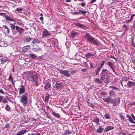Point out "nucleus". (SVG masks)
Returning a JSON list of instances; mask_svg holds the SVG:
<instances>
[{
  "label": "nucleus",
  "mask_w": 135,
  "mask_h": 135,
  "mask_svg": "<svg viewBox=\"0 0 135 135\" xmlns=\"http://www.w3.org/2000/svg\"><path fill=\"white\" fill-rule=\"evenodd\" d=\"M84 37L87 41L90 42L91 44L97 46L99 45V43L98 40L95 38L91 36L89 33L86 32Z\"/></svg>",
  "instance_id": "nucleus-1"
},
{
  "label": "nucleus",
  "mask_w": 135,
  "mask_h": 135,
  "mask_svg": "<svg viewBox=\"0 0 135 135\" xmlns=\"http://www.w3.org/2000/svg\"><path fill=\"white\" fill-rule=\"evenodd\" d=\"M111 74V73L108 71L107 69L103 68L101 73L100 79L101 80H105L108 81V80L109 78V75Z\"/></svg>",
  "instance_id": "nucleus-2"
},
{
  "label": "nucleus",
  "mask_w": 135,
  "mask_h": 135,
  "mask_svg": "<svg viewBox=\"0 0 135 135\" xmlns=\"http://www.w3.org/2000/svg\"><path fill=\"white\" fill-rule=\"evenodd\" d=\"M28 94L26 92H25L20 97V102L22 103L23 106L25 107L28 103Z\"/></svg>",
  "instance_id": "nucleus-3"
},
{
  "label": "nucleus",
  "mask_w": 135,
  "mask_h": 135,
  "mask_svg": "<svg viewBox=\"0 0 135 135\" xmlns=\"http://www.w3.org/2000/svg\"><path fill=\"white\" fill-rule=\"evenodd\" d=\"M28 74L30 75L29 78H31V79L33 80V83H34L35 86H37L38 85H37L38 84V77L37 75L35 74L33 75H32V74L31 72H29L28 73Z\"/></svg>",
  "instance_id": "nucleus-4"
},
{
  "label": "nucleus",
  "mask_w": 135,
  "mask_h": 135,
  "mask_svg": "<svg viewBox=\"0 0 135 135\" xmlns=\"http://www.w3.org/2000/svg\"><path fill=\"white\" fill-rule=\"evenodd\" d=\"M109 88L112 89V90H109L110 91L109 92V95L111 97H114V98L116 95V94L114 90H117L118 89V88L115 87L114 85L109 86Z\"/></svg>",
  "instance_id": "nucleus-5"
},
{
  "label": "nucleus",
  "mask_w": 135,
  "mask_h": 135,
  "mask_svg": "<svg viewBox=\"0 0 135 135\" xmlns=\"http://www.w3.org/2000/svg\"><path fill=\"white\" fill-rule=\"evenodd\" d=\"M60 73L64 75L66 77H69L71 75V74L69 73V71L67 70H61L59 68H57V70Z\"/></svg>",
  "instance_id": "nucleus-6"
},
{
  "label": "nucleus",
  "mask_w": 135,
  "mask_h": 135,
  "mask_svg": "<svg viewBox=\"0 0 135 135\" xmlns=\"http://www.w3.org/2000/svg\"><path fill=\"white\" fill-rule=\"evenodd\" d=\"M55 88L57 90H60L64 88L63 86L61 83L56 82L55 85Z\"/></svg>",
  "instance_id": "nucleus-7"
},
{
  "label": "nucleus",
  "mask_w": 135,
  "mask_h": 135,
  "mask_svg": "<svg viewBox=\"0 0 135 135\" xmlns=\"http://www.w3.org/2000/svg\"><path fill=\"white\" fill-rule=\"evenodd\" d=\"M16 33H19V35H21L22 32L24 31V30L23 28L17 26H16Z\"/></svg>",
  "instance_id": "nucleus-8"
},
{
  "label": "nucleus",
  "mask_w": 135,
  "mask_h": 135,
  "mask_svg": "<svg viewBox=\"0 0 135 135\" xmlns=\"http://www.w3.org/2000/svg\"><path fill=\"white\" fill-rule=\"evenodd\" d=\"M43 31L42 38H43L44 37L51 35V34L49 33V32L46 29L43 28Z\"/></svg>",
  "instance_id": "nucleus-9"
},
{
  "label": "nucleus",
  "mask_w": 135,
  "mask_h": 135,
  "mask_svg": "<svg viewBox=\"0 0 135 135\" xmlns=\"http://www.w3.org/2000/svg\"><path fill=\"white\" fill-rule=\"evenodd\" d=\"M21 84L20 85V87L18 89L19 90V93L20 94H22L25 93V87L23 85H22Z\"/></svg>",
  "instance_id": "nucleus-10"
},
{
  "label": "nucleus",
  "mask_w": 135,
  "mask_h": 135,
  "mask_svg": "<svg viewBox=\"0 0 135 135\" xmlns=\"http://www.w3.org/2000/svg\"><path fill=\"white\" fill-rule=\"evenodd\" d=\"M27 132V130L22 128L20 131H19L16 135H23Z\"/></svg>",
  "instance_id": "nucleus-11"
},
{
  "label": "nucleus",
  "mask_w": 135,
  "mask_h": 135,
  "mask_svg": "<svg viewBox=\"0 0 135 135\" xmlns=\"http://www.w3.org/2000/svg\"><path fill=\"white\" fill-rule=\"evenodd\" d=\"M30 49V46L29 45H27L22 48V52L25 53Z\"/></svg>",
  "instance_id": "nucleus-12"
},
{
  "label": "nucleus",
  "mask_w": 135,
  "mask_h": 135,
  "mask_svg": "<svg viewBox=\"0 0 135 135\" xmlns=\"http://www.w3.org/2000/svg\"><path fill=\"white\" fill-rule=\"evenodd\" d=\"M51 112L52 114L55 117L59 119L61 117L59 113H56V112L53 110L51 111Z\"/></svg>",
  "instance_id": "nucleus-13"
},
{
  "label": "nucleus",
  "mask_w": 135,
  "mask_h": 135,
  "mask_svg": "<svg viewBox=\"0 0 135 135\" xmlns=\"http://www.w3.org/2000/svg\"><path fill=\"white\" fill-rule=\"evenodd\" d=\"M114 128V127L113 126H108L104 129V132H107L109 131L113 130Z\"/></svg>",
  "instance_id": "nucleus-14"
},
{
  "label": "nucleus",
  "mask_w": 135,
  "mask_h": 135,
  "mask_svg": "<svg viewBox=\"0 0 135 135\" xmlns=\"http://www.w3.org/2000/svg\"><path fill=\"white\" fill-rule=\"evenodd\" d=\"M93 122L97 124H99V119L97 116H96L92 120Z\"/></svg>",
  "instance_id": "nucleus-15"
},
{
  "label": "nucleus",
  "mask_w": 135,
  "mask_h": 135,
  "mask_svg": "<svg viewBox=\"0 0 135 135\" xmlns=\"http://www.w3.org/2000/svg\"><path fill=\"white\" fill-rule=\"evenodd\" d=\"M45 89L47 90L51 89V84L49 82L46 84L45 86L44 87Z\"/></svg>",
  "instance_id": "nucleus-16"
},
{
  "label": "nucleus",
  "mask_w": 135,
  "mask_h": 135,
  "mask_svg": "<svg viewBox=\"0 0 135 135\" xmlns=\"http://www.w3.org/2000/svg\"><path fill=\"white\" fill-rule=\"evenodd\" d=\"M104 131V128L99 126L96 130V131L98 133H102Z\"/></svg>",
  "instance_id": "nucleus-17"
},
{
  "label": "nucleus",
  "mask_w": 135,
  "mask_h": 135,
  "mask_svg": "<svg viewBox=\"0 0 135 135\" xmlns=\"http://www.w3.org/2000/svg\"><path fill=\"white\" fill-rule=\"evenodd\" d=\"M10 25H11L10 27L11 29L12 30V31L13 32V35H15L16 34V32L15 31L14 32V31L15 30V28H16V26L13 24L10 23Z\"/></svg>",
  "instance_id": "nucleus-18"
},
{
  "label": "nucleus",
  "mask_w": 135,
  "mask_h": 135,
  "mask_svg": "<svg viewBox=\"0 0 135 135\" xmlns=\"http://www.w3.org/2000/svg\"><path fill=\"white\" fill-rule=\"evenodd\" d=\"M3 26L4 28V30L5 33H7L9 34V29L7 27V26L6 25H4Z\"/></svg>",
  "instance_id": "nucleus-19"
},
{
  "label": "nucleus",
  "mask_w": 135,
  "mask_h": 135,
  "mask_svg": "<svg viewBox=\"0 0 135 135\" xmlns=\"http://www.w3.org/2000/svg\"><path fill=\"white\" fill-rule=\"evenodd\" d=\"M7 80L9 81H11V82L12 84L14 85H15V83L14 82L13 79L11 75H10L9 76Z\"/></svg>",
  "instance_id": "nucleus-20"
},
{
  "label": "nucleus",
  "mask_w": 135,
  "mask_h": 135,
  "mask_svg": "<svg viewBox=\"0 0 135 135\" xmlns=\"http://www.w3.org/2000/svg\"><path fill=\"white\" fill-rule=\"evenodd\" d=\"M135 83L134 82L129 81L128 82L127 85L128 87H131L134 85Z\"/></svg>",
  "instance_id": "nucleus-21"
},
{
  "label": "nucleus",
  "mask_w": 135,
  "mask_h": 135,
  "mask_svg": "<svg viewBox=\"0 0 135 135\" xmlns=\"http://www.w3.org/2000/svg\"><path fill=\"white\" fill-rule=\"evenodd\" d=\"M75 25L78 27L81 28H84L83 25L79 23H75Z\"/></svg>",
  "instance_id": "nucleus-22"
},
{
  "label": "nucleus",
  "mask_w": 135,
  "mask_h": 135,
  "mask_svg": "<svg viewBox=\"0 0 135 135\" xmlns=\"http://www.w3.org/2000/svg\"><path fill=\"white\" fill-rule=\"evenodd\" d=\"M90 100L89 99H88L87 100V105L89 107H91L93 108H94L95 106L92 103L90 102Z\"/></svg>",
  "instance_id": "nucleus-23"
},
{
  "label": "nucleus",
  "mask_w": 135,
  "mask_h": 135,
  "mask_svg": "<svg viewBox=\"0 0 135 135\" xmlns=\"http://www.w3.org/2000/svg\"><path fill=\"white\" fill-rule=\"evenodd\" d=\"M78 34L79 33H78L77 32L75 31H73L71 32V36L74 37L75 36H77Z\"/></svg>",
  "instance_id": "nucleus-24"
},
{
  "label": "nucleus",
  "mask_w": 135,
  "mask_h": 135,
  "mask_svg": "<svg viewBox=\"0 0 135 135\" xmlns=\"http://www.w3.org/2000/svg\"><path fill=\"white\" fill-rule=\"evenodd\" d=\"M117 99H113L110 98V100H109V103H113L114 104L115 103L116 100Z\"/></svg>",
  "instance_id": "nucleus-25"
},
{
  "label": "nucleus",
  "mask_w": 135,
  "mask_h": 135,
  "mask_svg": "<svg viewBox=\"0 0 135 135\" xmlns=\"http://www.w3.org/2000/svg\"><path fill=\"white\" fill-rule=\"evenodd\" d=\"M78 11L80 12V14L81 13L82 15H85L88 13H89V12L86 11L82 10H78Z\"/></svg>",
  "instance_id": "nucleus-26"
},
{
  "label": "nucleus",
  "mask_w": 135,
  "mask_h": 135,
  "mask_svg": "<svg viewBox=\"0 0 135 135\" xmlns=\"http://www.w3.org/2000/svg\"><path fill=\"white\" fill-rule=\"evenodd\" d=\"M107 64L110 68L114 66V64L112 62L109 61L107 62Z\"/></svg>",
  "instance_id": "nucleus-27"
},
{
  "label": "nucleus",
  "mask_w": 135,
  "mask_h": 135,
  "mask_svg": "<svg viewBox=\"0 0 135 135\" xmlns=\"http://www.w3.org/2000/svg\"><path fill=\"white\" fill-rule=\"evenodd\" d=\"M64 133L65 135H69L71 134V132L69 129H67L65 130Z\"/></svg>",
  "instance_id": "nucleus-28"
},
{
  "label": "nucleus",
  "mask_w": 135,
  "mask_h": 135,
  "mask_svg": "<svg viewBox=\"0 0 135 135\" xmlns=\"http://www.w3.org/2000/svg\"><path fill=\"white\" fill-rule=\"evenodd\" d=\"M6 19L7 20H8L11 21H13L15 22L14 20L11 19L9 16L8 15H6L5 16Z\"/></svg>",
  "instance_id": "nucleus-29"
},
{
  "label": "nucleus",
  "mask_w": 135,
  "mask_h": 135,
  "mask_svg": "<svg viewBox=\"0 0 135 135\" xmlns=\"http://www.w3.org/2000/svg\"><path fill=\"white\" fill-rule=\"evenodd\" d=\"M32 38L31 37L25 38L24 40V41L25 42H28L32 40Z\"/></svg>",
  "instance_id": "nucleus-30"
},
{
  "label": "nucleus",
  "mask_w": 135,
  "mask_h": 135,
  "mask_svg": "<svg viewBox=\"0 0 135 135\" xmlns=\"http://www.w3.org/2000/svg\"><path fill=\"white\" fill-rule=\"evenodd\" d=\"M40 42V41L37 39H34L32 42V43L35 44L36 43L39 44Z\"/></svg>",
  "instance_id": "nucleus-31"
},
{
  "label": "nucleus",
  "mask_w": 135,
  "mask_h": 135,
  "mask_svg": "<svg viewBox=\"0 0 135 135\" xmlns=\"http://www.w3.org/2000/svg\"><path fill=\"white\" fill-rule=\"evenodd\" d=\"M102 69V68L100 67L99 66L98 67L97 69H96L95 70V74L96 75H97L98 74V73L99 71Z\"/></svg>",
  "instance_id": "nucleus-32"
},
{
  "label": "nucleus",
  "mask_w": 135,
  "mask_h": 135,
  "mask_svg": "<svg viewBox=\"0 0 135 135\" xmlns=\"http://www.w3.org/2000/svg\"><path fill=\"white\" fill-rule=\"evenodd\" d=\"M111 97L109 96L107 97L106 98H104L103 100L105 102H107L109 104V101L110 98Z\"/></svg>",
  "instance_id": "nucleus-33"
},
{
  "label": "nucleus",
  "mask_w": 135,
  "mask_h": 135,
  "mask_svg": "<svg viewBox=\"0 0 135 135\" xmlns=\"http://www.w3.org/2000/svg\"><path fill=\"white\" fill-rule=\"evenodd\" d=\"M93 56H94L93 54L90 53H88L85 55V56L86 58H89L90 57Z\"/></svg>",
  "instance_id": "nucleus-34"
},
{
  "label": "nucleus",
  "mask_w": 135,
  "mask_h": 135,
  "mask_svg": "<svg viewBox=\"0 0 135 135\" xmlns=\"http://www.w3.org/2000/svg\"><path fill=\"white\" fill-rule=\"evenodd\" d=\"M11 109L10 107L8 105H6L5 109L7 111H10Z\"/></svg>",
  "instance_id": "nucleus-35"
},
{
  "label": "nucleus",
  "mask_w": 135,
  "mask_h": 135,
  "mask_svg": "<svg viewBox=\"0 0 135 135\" xmlns=\"http://www.w3.org/2000/svg\"><path fill=\"white\" fill-rule=\"evenodd\" d=\"M105 114H104V117L107 119H109L110 118V117L108 113H105Z\"/></svg>",
  "instance_id": "nucleus-36"
},
{
  "label": "nucleus",
  "mask_w": 135,
  "mask_h": 135,
  "mask_svg": "<svg viewBox=\"0 0 135 135\" xmlns=\"http://www.w3.org/2000/svg\"><path fill=\"white\" fill-rule=\"evenodd\" d=\"M30 57L32 59H35L37 57L36 55L35 54H31L30 55Z\"/></svg>",
  "instance_id": "nucleus-37"
},
{
  "label": "nucleus",
  "mask_w": 135,
  "mask_h": 135,
  "mask_svg": "<svg viewBox=\"0 0 135 135\" xmlns=\"http://www.w3.org/2000/svg\"><path fill=\"white\" fill-rule=\"evenodd\" d=\"M47 95H45V101L47 103L48 102L49 99V94H47Z\"/></svg>",
  "instance_id": "nucleus-38"
},
{
  "label": "nucleus",
  "mask_w": 135,
  "mask_h": 135,
  "mask_svg": "<svg viewBox=\"0 0 135 135\" xmlns=\"http://www.w3.org/2000/svg\"><path fill=\"white\" fill-rule=\"evenodd\" d=\"M7 60V59L5 58H2L1 59V64H4L5 62Z\"/></svg>",
  "instance_id": "nucleus-39"
},
{
  "label": "nucleus",
  "mask_w": 135,
  "mask_h": 135,
  "mask_svg": "<svg viewBox=\"0 0 135 135\" xmlns=\"http://www.w3.org/2000/svg\"><path fill=\"white\" fill-rule=\"evenodd\" d=\"M32 50L33 51L37 52L38 51L40 50H41V49L40 47L34 48H33L32 49Z\"/></svg>",
  "instance_id": "nucleus-40"
},
{
  "label": "nucleus",
  "mask_w": 135,
  "mask_h": 135,
  "mask_svg": "<svg viewBox=\"0 0 135 135\" xmlns=\"http://www.w3.org/2000/svg\"><path fill=\"white\" fill-rule=\"evenodd\" d=\"M95 81L97 82H98L100 84H102V81L100 80V79L98 78H96L95 79Z\"/></svg>",
  "instance_id": "nucleus-41"
},
{
  "label": "nucleus",
  "mask_w": 135,
  "mask_h": 135,
  "mask_svg": "<svg viewBox=\"0 0 135 135\" xmlns=\"http://www.w3.org/2000/svg\"><path fill=\"white\" fill-rule=\"evenodd\" d=\"M105 61H102L101 62V64L99 66V67H100V68H102L104 66V64L105 63Z\"/></svg>",
  "instance_id": "nucleus-42"
},
{
  "label": "nucleus",
  "mask_w": 135,
  "mask_h": 135,
  "mask_svg": "<svg viewBox=\"0 0 135 135\" xmlns=\"http://www.w3.org/2000/svg\"><path fill=\"white\" fill-rule=\"evenodd\" d=\"M129 120L132 123L135 124V122H134L131 117H128Z\"/></svg>",
  "instance_id": "nucleus-43"
},
{
  "label": "nucleus",
  "mask_w": 135,
  "mask_h": 135,
  "mask_svg": "<svg viewBox=\"0 0 135 135\" xmlns=\"http://www.w3.org/2000/svg\"><path fill=\"white\" fill-rule=\"evenodd\" d=\"M4 126V128H10V124L9 123H7Z\"/></svg>",
  "instance_id": "nucleus-44"
},
{
  "label": "nucleus",
  "mask_w": 135,
  "mask_h": 135,
  "mask_svg": "<svg viewBox=\"0 0 135 135\" xmlns=\"http://www.w3.org/2000/svg\"><path fill=\"white\" fill-rule=\"evenodd\" d=\"M85 66V67H86L88 68H89L88 66V65L87 63L85 61L83 62Z\"/></svg>",
  "instance_id": "nucleus-45"
},
{
  "label": "nucleus",
  "mask_w": 135,
  "mask_h": 135,
  "mask_svg": "<svg viewBox=\"0 0 135 135\" xmlns=\"http://www.w3.org/2000/svg\"><path fill=\"white\" fill-rule=\"evenodd\" d=\"M110 68L114 72V73L115 74L116 73V72L115 70V68L114 66Z\"/></svg>",
  "instance_id": "nucleus-46"
},
{
  "label": "nucleus",
  "mask_w": 135,
  "mask_h": 135,
  "mask_svg": "<svg viewBox=\"0 0 135 135\" xmlns=\"http://www.w3.org/2000/svg\"><path fill=\"white\" fill-rule=\"evenodd\" d=\"M22 8H17L16 9V11H18V12L19 13H21V12H20V11H22Z\"/></svg>",
  "instance_id": "nucleus-47"
},
{
  "label": "nucleus",
  "mask_w": 135,
  "mask_h": 135,
  "mask_svg": "<svg viewBox=\"0 0 135 135\" xmlns=\"http://www.w3.org/2000/svg\"><path fill=\"white\" fill-rule=\"evenodd\" d=\"M77 72V71L76 70H74L72 71H71V74L73 75L74 74L76 73Z\"/></svg>",
  "instance_id": "nucleus-48"
},
{
  "label": "nucleus",
  "mask_w": 135,
  "mask_h": 135,
  "mask_svg": "<svg viewBox=\"0 0 135 135\" xmlns=\"http://www.w3.org/2000/svg\"><path fill=\"white\" fill-rule=\"evenodd\" d=\"M135 16V14L132 15L131 17L130 20L131 21H132L133 19V17Z\"/></svg>",
  "instance_id": "nucleus-49"
},
{
  "label": "nucleus",
  "mask_w": 135,
  "mask_h": 135,
  "mask_svg": "<svg viewBox=\"0 0 135 135\" xmlns=\"http://www.w3.org/2000/svg\"><path fill=\"white\" fill-rule=\"evenodd\" d=\"M119 117H120L121 119L122 120H124L125 119L123 115L122 114H120L119 115Z\"/></svg>",
  "instance_id": "nucleus-50"
},
{
  "label": "nucleus",
  "mask_w": 135,
  "mask_h": 135,
  "mask_svg": "<svg viewBox=\"0 0 135 135\" xmlns=\"http://www.w3.org/2000/svg\"><path fill=\"white\" fill-rule=\"evenodd\" d=\"M72 14L73 15H75L77 14H80V12H73L72 13Z\"/></svg>",
  "instance_id": "nucleus-51"
},
{
  "label": "nucleus",
  "mask_w": 135,
  "mask_h": 135,
  "mask_svg": "<svg viewBox=\"0 0 135 135\" xmlns=\"http://www.w3.org/2000/svg\"><path fill=\"white\" fill-rule=\"evenodd\" d=\"M132 45L134 47H135V43L133 41V39L132 38Z\"/></svg>",
  "instance_id": "nucleus-52"
},
{
  "label": "nucleus",
  "mask_w": 135,
  "mask_h": 135,
  "mask_svg": "<svg viewBox=\"0 0 135 135\" xmlns=\"http://www.w3.org/2000/svg\"><path fill=\"white\" fill-rule=\"evenodd\" d=\"M81 71L83 72H86L87 71V69H81Z\"/></svg>",
  "instance_id": "nucleus-53"
},
{
  "label": "nucleus",
  "mask_w": 135,
  "mask_h": 135,
  "mask_svg": "<svg viewBox=\"0 0 135 135\" xmlns=\"http://www.w3.org/2000/svg\"><path fill=\"white\" fill-rule=\"evenodd\" d=\"M85 2H83V3H81V4L79 3V5L81 4V6L83 7H84L85 5Z\"/></svg>",
  "instance_id": "nucleus-54"
},
{
  "label": "nucleus",
  "mask_w": 135,
  "mask_h": 135,
  "mask_svg": "<svg viewBox=\"0 0 135 135\" xmlns=\"http://www.w3.org/2000/svg\"><path fill=\"white\" fill-rule=\"evenodd\" d=\"M0 93H1L2 94H4V92L2 89H0Z\"/></svg>",
  "instance_id": "nucleus-55"
},
{
  "label": "nucleus",
  "mask_w": 135,
  "mask_h": 135,
  "mask_svg": "<svg viewBox=\"0 0 135 135\" xmlns=\"http://www.w3.org/2000/svg\"><path fill=\"white\" fill-rule=\"evenodd\" d=\"M97 0H92L90 2V3L91 4H92L93 3L95 2Z\"/></svg>",
  "instance_id": "nucleus-56"
},
{
  "label": "nucleus",
  "mask_w": 135,
  "mask_h": 135,
  "mask_svg": "<svg viewBox=\"0 0 135 135\" xmlns=\"http://www.w3.org/2000/svg\"><path fill=\"white\" fill-rule=\"evenodd\" d=\"M33 135H40V134L39 133H33Z\"/></svg>",
  "instance_id": "nucleus-57"
},
{
  "label": "nucleus",
  "mask_w": 135,
  "mask_h": 135,
  "mask_svg": "<svg viewBox=\"0 0 135 135\" xmlns=\"http://www.w3.org/2000/svg\"><path fill=\"white\" fill-rule=\"evenodd\" d=\"M131 21H130V19L129 20L126 21V23L128 24V23H130Z\"/></svg>",
  "instance_id": "nucleus-58"
},
{
  "label": "nucleus",
  "mask_w": 135,
  "mask_h": 135,
  "mask_svg": "<svg viewBox=\"0 0 135 135\" xmlns=\"http://www.w3.org/2000/svg\"><path fill=\"white\" fill-rule=\"evenodd\" d=\"M2 97H3V96L2 95L0 96V103L3 100V98Z\"/></svg>",
  "instance_id": "nucleus-59"
},
{
  "label": "nucleus",
  "mask_w": 135,
  "mask_h": 135,
  "mask_svg": "<svg viewBox=\"0 0 135 135\" xmlns=\"http://www.w3.org/2000/svg\"><path fill=\"white\" fill-rule=\"evenodd\" d=\"M131 116L134 119V120H135V117L134 115L132 114L131 115Z\"/></svg>",
  "instance_id": "nucleus-60"
},
{
  "label": "nucleus",
  "mask_w": 135,
  "mask_h": 135,
  "mask_svg": "<svg viewBox=\"0 0 135 135\" xmlns=\"http://www.w3.org/2000/svg\"><path fill=\"white\" fill-rule=\"evenodd\" d=\"M123 27L125 28H126V29L125 30H127V27L125 25H123Z\"/></svg>",
  "instance_id": "nucleus-61"
},
{
  "label": "nucleus",
  "mask_w": 135,
  "mask_h": 135,
  "mask_svg": "<svg viewBox=\"0 0 135 135\" xmlns=\"http://www.w3.org/2000/svg\"><path fill=\"white\" fill-rule=\"evenodd\" d=\"M2 102L4 103H6L7 102V100H4L2 101Z\"/></svg>",
  "instance_id": "nucleus-62"
},
{
  "label": "nucleus",
  "mask_w": 135,
  "mask_h": 135,
  "mask_svg": "<svg viewBox=\"0 0 135 135\" xmlns=\"http://www.w3.org/2000/svg\"><path fill=\"white\" fill-rule=\"evenodd\" d=\"M124 79L125 81L128 80V79H129V78L128 77H125L124 78Z\"/></svg>",
  "instance_id": "nucleus-63"
},
{
  "label": "nucleus",
  "mask_w": 135,
  "mask_h": 135,
  "mask_svg": "<svg viewBox=\"0 0 135 135\" xmlns=\"http://www.w3.org/2000/svg\"><path fill=\"white\" fill-rule=\"evenodd\" d=\"M90 69H91L93 67V65L92 64L90 63Z\"/></svg>",
  "instance_id": "nucleus-64"
}]
</instances>
